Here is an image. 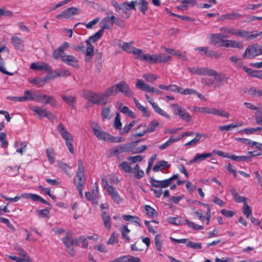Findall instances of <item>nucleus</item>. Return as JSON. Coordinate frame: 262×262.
Masks as SVG:
<instances>
[{
	"label": "nucleus",
	"instance_id": "nucleus-1",
	"mask_svg": "<svg viewBox=\"0 0 262 262\" xmlns=\"http://www.w3.org/2000/svg\"><path fill=\"white\" fill-rule=\"evenodd\" d=\"M179 174H174L168 179H164L163 180H158L154 179V177L150 178V183L151 187L155 188H151L150 191L154 192L155 196L156 198H160L161 195L163 194V189L167 188L169 186L173 180L178 179Z\"/></svg>",
	"mask_w": 262,
	"mask_h": 262
},
{
	"label": "nucleus",
	"instance_id": "nucleus-2",
	"mask_svg": "<svg viewBox=\"0 0 262 262\" xmlns=\"http://www.w3.org/2000/svg\"><path fill=\"white\" fill-rule=\"evenodd\" d=\"M121 93L128 98H133L134 93L126 81L121 80L106 89V93L110 96Z\"/></svg>",
	"mask_w": 262,
	"mask_h": 262
},
{
	"label": "nucleus",
	"instance_id": "nucleus-3",
	"mask_svg": "<svg viewBox=\"0 0 262 262\" xmlns=\"http://www.w3.org/2000/svg\"><path fill=\"white\" fill-rule=\"evenodd\" d=\"M220 30L227 34H232L237 37L246 39V40H252L258 36V31H247L244 30L237 29L234 27H223L220 28Z\"/></svg>",
	"mask_w": 262,
	"mask_h": 262
},
{
	"label": "nucleus",
	"instance_id": "nucleus-4",
	"mask_svg": "<svg viewBox=\"0 0 262 262\" xmlns=\"http://www.w3.org/2000/svg\"><path fill=\"white\" fill-rule=\"evenodd\" d=\"M92 128L94 135L99 140L108 141L111 143H120L123 141L121 138L114 137L102 130L101 126L97 123H93Z\"/></svg>",
	"mask_w": 262,
	"mask_h": 262
},
{
	"label": "nucleus",
	"instance_id": "nucleus-5",
	"mask_svg": "<svg viewBox=\"0 0 262 262\" xmlns=\"http://www.w3.org/2000/svg\"><path fill=\"white\" fill-rule=\"evenodd\" d=\"M83 97L89 101L98 105H104L106 103V98L110 97L106 93V90L102 94H97L90 90L83 92Z\"/></svg>",
	"mask_w": 262,
	"mask_h": 262
},
{
	"label": "nucleus",
	"instance_id": "nucleus-6",
	"mask_svg": "<svg viewBox=\"0 0 262 262\" xmlns=\"http://www.w3.org/2000/svg\"><path fill=\"white\" fill-rule=\"evenodd\" d=\"M57 130H58L61 138L64 139L66 145L68 147L70 153L73 154L74 148L72 136L67 131L62 123H59L57 126Z\"/></svg>",
	"mask_w": 262,
	"mask_h": 262
},
{
	"label": "nucleus",
	"instance_id": "nucleus-7",
	"mask_svg": "<svg viewBox=\"0 0 262 262\" xmlns=\"http://www.w3.org/2000/svg\"><path fill=\"white\" fill-rule=\"evenodd\" d=\"M259 55H262V46L254 43L247 47L242 57L245 59H253Z\"/></svg>",
	"mask_w": 262,
	"mask_h": 262
},
{
	"label": "nucleus",
	"instance_id": "nucleus-8",
	"mask_svg": "<svg viewBox=\"0 0 262 262\" xmlns=\"http://www.w3.org/2000/svg\"><path fill=\"white\" fill-rule=\"evenodd\" d=\"M172 109L173 115L178 116L179 118L187 123L192 121L191 115L188 114L185 108L179 105L177 103H173L170 105Z\"/></svg>",
	"mask_w": 262,
	"mask_h": 262
},
{
	"label": "nucleus",
	"instance_id": "nucleus-9",
	"mask_svg": "<svg viewBox=\"0 0 262 262\" xmlns=\"http://www.w3.org/2000/svg\"><path fill=\"white\" fill-rule=\"evenodd\" d=\"M84 168L83 163L82 159L78 160V167L76 171V175L74 179V182L76 187H83V184L85 182V179L84 177Z\"/></svg>",
	"mask_w": 262,
	"mask_h": 262
},
{
	"label": "nucleus",
	"instance_id": "nucleus-10",
	"mask_svg": "<svg viewBox=\"0 0 262 262\" xmlns=\"http://www.w3.org/2000/svg\"><path fill=\"white\" fill-rule=\"evenodd\" d=\"M159 125L160 124L158 121L156 120H154L151 122H150L147 126H146L145 124H141L138 126V129L143 128V130L142 132L137 133L135 136L138 137H142L146 133L154 132L156 130V128L159 126Z\"/></svg>",
	"mask_w": 262,
	"mask_h": 262
},
{
	"label": "nucleus",
	"instance_id": "nucleus-11",
	"mask_svg": "<svg viewBox=\"0 0 262 262\" xmlns=\"http://www.w3.org/2000/svg\"><path fill=\"white\" fill-rule=\"evenodd\" d=\"M34 101L38 103H44L45 104H50L51 106L56 107L57 106L56 101L53 97L47 95L46 94H39L36 93L35 94Z\"/></svg>",
	"mask_w": 262,
	"mask_h": 262
},
{
	"label": "nucleus",
	"instance_id": "nucleus-12",
	"mask_svg": "<svg viewBox=\"0 0 262 262\" xmlns=\"http://www.w3.org/2000/svg\"><path fill=\"white\" fill-rule=\"evenodd\" d=\"M80 10L76 7H70L63 11L60 14H57L56 16V19H69L74 15H78Z\"/></svg>",
	"mask_w": 262,
	"mask_h": 262
},
{
	"label": "nucleus",
	"instance_id": "nucleus-13",
	"mask_svg": "<svg viewBox=\"0 0 262 262\" xmlns=\"http://www.w3.org/2000/svg\"><path fill=\"white\" fill-rule=\"evenodd\" d=\"M115 16L112 15L111 16H106L102 19L100 23L101 29L102 32L105 30H110L113 25L114 24Z\"/></svg>",
	"mask_w": 262,
	"mask_h": 262
},
{
	"label": "nucleus",
	"instance_id": "nucleus-14",
	"mask_svg": "<svg viewBox=\"0 0 262 262\" xmlns=\"http://www.w3.org/2000/svg\"><path fill=\"white\" fill-rule=\"evenodd\" d=\"M61 61L73 67H78V59L72 55L64 54L60 57Z\"/></svg>",
	"mask_w": 262,
	"mask_h": 262
},
{
	"label": "nucleus",
	"instance_id": "nucleus-15",
	"mask_svg": "<svg viewBox=\"0 0 262 262\" xmlns=\"http://www.w3.org/2000/svg\"><path fill=\"white\" fill-rule=\"evenodd\" d=\"M106 190L107 191L109 195L111 196V199L113 200L115 203L119 204L122 202V199L120 198L118 191L113 186H108L106 187Z\"/></svg>",
	"mask_w": 262,
	"mask_h": 262
},
{
	"label": "nucleus",
	"instance_id": "nucleus-16",
	"mask_svg": "<svg viewBox=\"0 0 262 262\" xmlns=\"http://www.w3.org/2000/svg\"><path fill=\"white\" fill-rule=\"evenodd\" d=\"M31 69L36 71H42L47 72H51V67L47 62H32L30 66Z\"/></svg>",
	"mask_w": 262,
	"mask_h": 262
},
{
	"label": "nucleus",
	"instance_id": "nucleus-17",
	"mask_svg": "<svg viewBox=\"0 0 262 262\" xmlns=\"http://www.w3.org/2000/svg\"><path fill=\"white\" fill-rule=\"evenodd\" d=\"M141 259L131 255H124L116 258L111 262H141Z\"/></svg>",
	"mask_w": 262,
	"mask_h": 262
},
{
	"label": "nucleus",
	"instance_id": "nucleus-18",
	"mask_svg": "<svg viewBox=\"0 0 262 262\" xmlns=\"http://www.w3.org/2000/svg\"><path fill=\"white\" fill-rule=\"evenodd\" d=\"M70 44L69 42H64L61 46H59V48L54 50L53 54H52V57L55 59H60V57L64 55V51L69 48Z\"/></svg>",
	"mask_w": 262,
	"mask_h": 262
},
{
	"label": "nucleus",
	"instance_id": "nucleus-19",
	"mask_svg": "<svg viewBox=\"0 0 262 262\" xmlns=\"http://www.w3.org/2000/svg\"><path fill=\"white\" fill-rule=\"evenodd\" d=\"M212 155V153L196 154L194 158L190 160L189 164L199 163L202 161L211 157Z\"/></svg>",
	"mask_w": 262,
	"mask_h": 262
},
{
	"label": "nucleus",
	"instance_id": "nucleus-20",
	"mask_svg": "<svg viewBox=\"0 0 262 262\" xmlns=\"http://www.w3.org/2000/svg\"><path fill=\"white\" fill-rule=\"evenodd\" d=\"M221 47H231L233 48H237L242 49L243 48V43L241 42L236 41L234 40L225 39Z\"/></svg>",
	"mask_w": 262,
	"mask_h": 262
},
{
	"label": "nucleus",
	"instance_id": "nucleus-21",
	"mask_svg": "<svg viewBox=\"0 0 262 262\" xmlns=\"http://www.w3.org/2000/svg\"><path fill=\"white\" fill-rule=\"evenodd\" d=\"M31 109L41 118L47 117L48 118H50V117L52 116L51 113L48 112L46 110L42 109L41 107L32 106Z\"/></svg>",
	"mask_w": 262,
	"mask_h": 262
},
{
	"label": "nucleus",
	"instance_id": "nucleus-22",
	"mask_svg": "<svg viewBox=\"0 0 262 262\" xmlns=\"http://www.w3.org/2000/svg\"><path fill=\"white\" fill-rule=\"evenodd\" d=\"M226 35L222 33L211 34H210V42L214 45H216L221 42L222 44L225 40L224 38H227Z\"/></svg>",
	"mask_w": 262,
	"mask_h": 262
},
{
	"label": "nucleus",
	"instance_id": "nucleus-23",
	"mask_svg": "<svg viewBox=\"0 0 262 262\" xmlns=\"http://www.w3.org/2000/svg\"><path fill=\"white\" fill-rule=\"evenodd\" d=\"M136 88L148 93L153 91V86L149 85V84L145 83L141 79H137Z\"/></svg>",
	"mask_w": 262,
	"mask_h": 262
},
{
	"label": "nucleus",
	"instance_id": "nucleus-24",
	"mask_svg": "<svg viewBox=\"0 0 262 262\" xmlns=\"http://www.w3.org/2000/svg\"><path fill=\"white\" fill-rule=\"evenodd\" d=\"M196 75H205L209 76H215L217 75V72L213 69H210L207 68H198Z\"/></svg>",
	"mask_w": 262,
	"mask_h": 262
},
{
	"label": "nucleus",
	"instance_id": "nucleus-25",
	"mask_svg": "<svg viewBox=\"0 0 262 262\" xmlns=\"http://www.w3.org/2000/svg\"><path fill=\"white\" fill-rule=\"evenodd\" d=\"M170 167V165L168 163L164 160H161L156 163L154 168H152V171L154 172H159L165 169H167Z\"/></svg>",
	"mask_w": 262,
	"mask_h": 262
},
{
	"label": "nucleus",
	"instance_id": "nucleus-26",
	"mask_svg": "<svg viewBox=\"0 0 262 262\" xmlns=\"http://www.w3.org/2000/svg\"><path fill=\"white\" fill-rule=\"evenodd\" d=\"M101 217L105 228L110 231L111 229V218L108 212L104 211L101 214Z\"/></svg>",
	"mask_w": 262,
	"mask_h": 262
},
{
	"label": "nucleus",
	"instance_id": "nucleus-27",
	"mask_svg": "<svg viewBox=\"0 0 262 262\" xmlns=\"http://www.w3.org/2000/svg\"><path fill=\"white\" fill-rule=\"evenodd\" d=\"M85 42L87 47L85 55L88 57L85 58V61L89 62L92 60L94 55V47L91 42L88 41H85Z\"/></svg>",
	"mask_w": 262,
	"mask_h": 262
},
{
	"label": "nucleus",
	"instance_id": "nucleus-28",
	"mask_svg": "<svg viewBox=\"0 0 262 262\" xmlns=\"http://www.w3.org/2000/svg\"><path fill=\"white\" fill-rule=\"evenodd\" d=\"M242 15L238 13H228L226 14H222L219 17V19L223 20H234L241 18Z\"/></svg>",
	"mask_w": 262,
	"mask_h": 262
},
{
	"label": "nucleus",
	"instance_id": "nucleus-29",
	"mask_svg": "<svg viewBox=\"0 0 262 262\" xmlns=\"http://www.w3.org/2000/svg\"><path fill=\"white\" fill-rule=\"evenodd\" d=\"M135 3L140 11L143 15H145L146 12L148 10V2L146 0H136Z\"/></svg>",
	"mask_w": 262,
	"mask_h": 262
},
{
	"label": "nucleus",
	"instance_id": "nucleus-30",
	"mask_svg": "<svg viewBox=\"0 0 262 262\" xmlns=\"http://www.w3.org/2000/svg\"><path fill=\"white\" fill-rule=\"evenodd\" d=\"M151 107H152V108H154V111L157 114H158L159 115L164 117L166 119H170V116L168 114H167L165 111L161 108L158 103H152Z\"/></svg>",
	"mask_w": 262,
	"mask_h": 262
},
{
	"label": "nucleus",
	"instance_id": "nucleus-31",
	"mask_svg": "<svg viewBox=\"0 0 262 262\" xmlns=\"http://www.w3.org/2000/svg\"><path fill=\"white\" fill-rule=\"evenodd\" d=\"M154 241L157 251L161 252L164 241L163 236L160 234L156 235L155 236Z\"/></svg>",
	"mask_w": 262,
	"mask_h": 262
},
{
	"label": "nucleus",
	"instance_id": "nucleus-32",
	"mask_svg": "<svg viewBox=\"0 0 262 262\" xmlns=\"http://www.w3.org/2000/svg\"><path fill=\"white\" fill-rule=\"evenodd\" d=\"M133 43V41L131 42H123L122 44H119V47L120 48H122L123 50L125 52L129 54H132L133 51H135L137 48L132 46V44Z\"/></svg>",
	"mask_w": 262,
	"mask_h": 262
},
{
	"label": "nucleus",
	"instance_id": "nucleus-33",
	"mask_svg": "<svg viewBox=\"0 0 262 262\" xmlns=\"http://www.w3.org/2000/svg\"><path fill=\"white\" fill-rule=\"evenodd\" d=\"M209 114H213L214 115L221 116L226 118H228L229 114L226 111L223 110H219L214 107H210Z\"/></svg>",
	"mask_w": 262,
	"mask_h": 262
},
{
	"label": "nucleus",
	"instance_id": "nucleus-34",
	"mask_svg": "<svg viewBox=\"0 0 262 262\" xmlns=\"http://www.w3.org/2000/svg\"><path fill=\"white\" fill-rule=\"evenodd\" d=\"M133 101L135 103L136 106L141 111L143 116L146 117H150V113L147 111V108L145 106H142L141 103H139L137 99L136 98L133 97Z\"/></svg>",
	"mask_w": 262,
	"mask_h": 262
},
{
	"label": "nucleus",
	"instance_id": "nucleus-35",
	"mask_svg": "<svg viewBox=\"0 0 262 262\" xmlns=\"http://www.w3.org/2000/svg\"><path fill=\"white\" fill-rule=\"evenodd\" d=\"M61 98L63 99L64 102L71 107L75 108V104L76 103V98L71 95H61Z\"/></svg>",
	"mask_w": 262,
	"mask_h": 262
},
{
	"label": "nucleus",
	"instance_id": "nucleus-36",
	"mask_svg": "<svg viewBox=\"0 0 262 262\" xmlns=\"http://www.w3.org/2000/svg\"><path fill=\"white\" fill-rule=\"evenodd\" d=\"M123 219L125 221L135 223L138 226H141V223H140V219L137 216H133L132 215H123Z\"/></svg>",
	"mask_w": 262,
	"mask_h": 262
},
{
	"label": "nucleus",
	"instance_id": "nucleus-37",
	"mask_svg": "<svg viewBox=\"0 0 262 262\" xmlns=\"http://www.w3.org/2000/svg\"><path fill=\"white\" fill-rule=\"evenodd\" d=\"M104 32L102 31V30H99L96 33H95L92 36L89 37V38L86 40V41H88L89 42H96L98 41L102 36Z\"/></svg>",
	"mask_w": 262,
	"mask_h": 262
},
{
	"label": "nucleus",
	"instance_id": "nucleus-38",
	"mask_svg": "<svg viewBox=\"0 0 262 262\" xmlns=\"http://www.w3.org/2000/svg\"><path fill=\"white\" fill-rule=\"evenodd\" d=\"M157 55V63H166L171 60V57L169 55L159 54Z\"/></svg>",
	"mask_w": 262,
	"mask_h": 262
},
{
	"label": "nucleus",
	"instance_id": "nucleus-39",
	"mask_svg": "<svg viewBox=\"0 0 262 262\" xmlns=\"http://www.w3.org/2000/svg\"><path fill=\"white\" fill-rule=\"evenodd\" d=\"M157 54H145L144 56L143 57V61H146L147 63H149L150 64H154L157 63Z\"/></svg>",
	"mask_w": 262,
	"mask_h": 262
},
{
	"label": "nucleus",
	"instance_id": "nucleus-40",
	"mask_svg": "<svg viewBox=\"0 0 262 262\" xmlns=\"http://www.w3.org/2000/svg\"><path fill=\"white\" fill-rule=\"evenodd\" d=\"M159 87L161 90H164L166 91H170L173 92H178L179 90L181 89H179V86H177V85H169L168 86H166L163 84H160Z\"/></svg>",
	"mask_w": 262,
	"mask_h": 262
},
{
	"label": "nucleus",
	"instance_id": "nucleus-41",
	"mask_svg": "<svg viewBox=\"0 0 262 262\" xmlns=\"http://www.w3.org/2000/svg\"><path fill=\"white\" fill-rule=\"evenodd\" d=\"M178 141L177 138H174L173 136H171L167 140L165 143L159 146V149L160 150H164L165 148L169 147L174 142Z\"/></svg>",
	"mask_w": 262,
	"mask_h": 262
},
{
	"label": "nucleus",
	"instance_id": "nucleus-42",
	"mask_svg": "<svg viewBox=\"0 0 262 262\" xmlns=\"http://www.w3.org/2000/svg\"><path fill=\"white\" fill-rule=\"evenodd\" d=\"M0 72L3 74L12 76L14 75L13 73L10 72L6 69L5 61L2 56L0 55Z\"/></svg>",
	"mask_w": 262,
	"mask_h": 262
},
{
	"label": "nucleus",
	"instance_id": "nucleus-43",
	"mask_svg": "<svg viewBox=\"0 0 262 262\" xmlns=\"http://www.w3.org/2000/svg\"><path fill=\"white\" fill-rule=\"evenodd\" d=\"M11 41L16 49H19L23 46V40L19 37L15 36L11 37Z\"/></svg>",
	"mask_w": 262,
	"mask_h": 262
},
{
	"label": "nucleus",
	"instance_id": "nucleus-44",
	"mask_svg": "<svg viewBox=\"0 0 262 262\" xmlns=\"http://www.w3.org/2000/svg\"><path fill=\"white\" fill-rule=\"evenodd\" d=\"M136 2L135 1H132L129 3L124 2L122 4V7H119V9H122L123 8L127 11L133 9L136 10Z\"/></svg>",
	"mask_w": 262,
	"mask_h": 262
},
{
	"label": "nucleus",
	"instance_id": "nucleus-45",
	"mask_svg": "<svg viewBox=\"0 0 262 262\" xmlns=\"http://www.w3.org/2000/svg\"><path fill=\"white\" fill-rule=\"evenodd\" d=\"M184 222H185V223L187 224L188 227L195 230H201L204 229L203 226L198 225L192 222H190L188 219L185 220Z\"/></svg>",
	"mask_w": 262,
	"mask_h": 262
},
{
	"label": "nucleus",
	"instance_id": "nucleus-46",
	"mask_svg": "<svg viewBox=\"0 0 262 262\" xmlns=\"http://www.w3.org/2000/svg\"><path fill=\"white\" fill-rule=\"evenodd\" d=\"M120 232H121V234H122L123 238L129 242L130 238L128 234L130 232V230L128 229L127 226L124 225L123 227H121L120 229Z\"/></svg>",
	"mask_w": 262,
	"mask_h": 262
},
{
	"label": "nucleus",
	"instance_id": "nucleus-47",
	"mask_svg": "<svg viewBox=\"0 0 262 262\" xmlns=\"http://www.w3.org/2000/svg\"><path fill=\"white\" fill-rule=\"evenodd\" d=\"M35 95V92H32L29 90L25 91L24 92V95L23 96L24 101H34Z\"/></svg>",
	"mask_w": 262,
	"mask_h": 262
},
{
	"label": "nucleus",
	"instance_id": "nucleus-48",
	"mask_svg": "<svg viewBox=\"0 0 262 262\" xmlns=\"http://www.w3.org/2000/svg\"><path fill=\"white\" fill-rule=\"evenodd\" d=\"M50 211L49 209L45 208L37 211V215L39 218H49Z\"/></svg>",
	"mask_w": 262,
	"mask_h": 262
},
{
	"label": "nucleus",
	"instance_id": "nucleus-49",
	"mask_svg": "<svg viewBox=\"0 0 262 262\" xmlns=\"http://www.w3.org/2000/svg\"><path fill=\"white\" fill-rule=\"evenodd\" d=\"M101 117L102 121H104L105 119H110V108L109 106H106L103 108L101 112Z\"/></svg>",
	"mask_w": 262,
	"mask_h": 262
},
{
	"label": "nucleus",
	"instance_id": "nucleus-50",
	"mask_svg": "<svg viewBox=\"0 0 262 262\" xmlns=\"http://www.w3.org/2000/svg\"><path fill=\"white\" fill-rule=\"evenodd\" d=\"M48 161L51 163H54L55 161L54 151L52 148H48L46 150Z\"/></svg>",
	"mask_w": 262,
	"mask_h": 262
},
{
	"label": "nucleus",
	"instance_id": "nucleus-51",
	"mask_svg": "<svg viewBox=\"0 0 262 262\" xmlns=\"http://www.w3.org/2000/svg\"><path fill=\"white\" fill-rule=\"evenodd\" d=\"M8 257L10 259L14 260L16 262H32V260L30 258H27L23 256L17 257L13 255H8Z\"/></svg>",
	"mask_w": 262,
	"mask_h": 262
},
{
	"label": "nucleus",
	"instance_id": "nucleus-52",
	"mask_svg": "<svg viewBox=\"0 0 262 262\" xmlns=\"http://www.w3.org/2000/svg\"><path fill=\"white\" fill-rule=\"evenodd\" d=\"M145 210L146 212L147 215L151 217H154L156 216L157 214L156 211H155V209L152 208L149 205H146L144 206Z\"/></svg>",
	"mask_w": 262,
	"mask_h": 262
},
{
	"label": "nucleus",
	"instance_id": "nucleus-53",
	"mask_svg": "<svg viewBox=\"0 0 262 262\" xmlns=\"http://www.w3.org/2000/svg\"><path fill=\"white\" fill-rule=\"evenodd\" d=\"M230 159L234 160L235 161H250V156H237L236 155H231L230 156Z\"/></svg>",
	"mask_w": 262,
	"mask_h": 262
},
{
	"label": "nucleus",
	"instance_id": "nucleus-54",
	"mask_svg": "<svg viewBox=\"0 0 262 262\" xmlns=\"http://www.w3.org/2000/svg\"><path fill=\"white\" fill-rule=\"evenodd\" d=\"M118 235L119 234L115 232H113L112 233L110 238L108 239L107 243L109 245H113L116 243H118Z\"/></svg>",
	"mask_w": 262,
	"mask_h": 262
},
{
	"label": "nucleus",
	"instance_id": "nucleus-55",
	"mask_svg": "<svg viewBox=\"0 0 262 262\" xmlns=\"http://www.w3.org/2000/svg\"><path fill=\"white\" fill-rule=\"evenodd\" d=\"M179 89L181 90H179L178 93L182 95H194V94H196V91L194 89L188 88L186 89H183L181 86H179Z\"/></svg>",
	"mask_w": 262,
	"mask_h": 262
},
{
	"label": "nucleus",
	"instance_id": "nucleus-56",
	"mask_svg": "<svg viewBox=\"0 0 262 262\" xmlns=\"http://www.w3.org/2000/svg\"><path fill=\"white\" fill-rule=\"evenodd\" d=\"M243 213L246 216L247 218L250 217L252 214L251 208L247 203H244V207L242 209Z\"/></svg>",
	"mask_w": 262,
	"mask_h": 262
},
{
	"label": "nucleus",
	"instance_id": "nucleus-57",
	"mask_svg": "<svg viewBox=\"0 0 262 262\" xmlns=\"http://www.w3.org/2000/svg\"><path fill=\"white\" fill-rule=\"evenodd\" d=\"M119 167L125 172L130 173L132 172V167L130 166V163L127 162H123L120 163Z\"/></svg>",
	"mask_w": 262,
	"mask_h": 262
},
{
	"label": "nucleus",
	"instance_id": "nucleus-58",
	"mask_svg": "<svg viewBox=\"0 0 262 262\" xmlns=\"http://www.w3.org/2000/svg\"><path fill=\"white\" fill-rule=\"evenodd\" d=\"M142 77L144 79L149 82H153L158 77L155 74H150L149 73L144 74L142 75Z\"/></svg>",
	"mask_w": 262,
	"mask_h": 262
},
{
	"label": "nucleus",
	"instance_id": "nucleus-59",
	"mask_svg": "<svg viewBox=\"0 0 262 262\" xmlns=\"http://www.w3.org/2000/svg\"><path fill=\"white\" fill-rule=\"evenodd\" d=\"M205 55L210 58L215 59H220L222 57L221 54H220L214 50H210L209 49Z\"/></svg>",
	"mask_w": 262,
	"mask_h": 262
},
{
	"label": "nucleus",
	"instance_id": "nucleus-60",
	"mask_svg": "<svg viewBox=\"0 0 262 262\" xmlns=\"http://www.w3.org/2000/svg\"><path fill=\"white\" fill-rule=\"evenodd\" d=\"M23 198H25L28 199L32 200L34 201H38L40 199L41 196L38 194H32V193H25L21 194Z\"/></svg>",
	"mask_w": 262,
	"mask_h": 262
},
{
	"label": "nucleus",
	"instance_id": "nucleus-61",
	"mask_svg": "<svg viewBox=\"0 0 262 262\" xmlns=\"http://www.w3.org/2000/svg\"><path fill=\"white\" fill-rule=\"evenodd\" d=\"M136 121L133 120L128 124L125 125L123 128L122 130L120 131L121 135H124L127 133L128 131L130 130V128H132V127H133L134 125L136 124Z\"/></svg>",
	"mask_w": 262,
	"mask_h": 262
},
{
	"label": "nucleus",
	"instance_id": "nucleus-62",
	"mask_svg": "<svg viewBox=\"0 0 262 262\" xmlns=\"http://www.w3.org/2000/svg\"><path fill=\"white\" fill-rule=\"evenodd\" d=\"M187 247H191L194 249H200L202 248V245L201 243H194L190 241L189 239L187 238V243H185Z\"/></svg>",
	"mask_w": 262,
	"mask_h": 262
},
{
	"label": "nucleus",
	"instance_id": "nucleus-63",
	"mask_svg": "<svg viewBox=\"0 0 262 262\" xmlns=\"http://www.w3.org/2000/svg\"><path fill=\"white\" fill-rule=\"evenodd\" d=\"M122 126V123L120 121V115L119 113L116 114L115 121L114 123V127L116 129H120L121 127Z\"/></svg>",
	"mask_w": 262,
	"mask_h": 262
},
{
	"label": "nucleus",
	"instance_id": "nucleus-64",
	"mask_svg": "<svg viewBox=\"0 0 262 262\" xmlns=\"http://www.w3.org/2000/svg\"><path fill=\"white\" fill-rule=\"evenodd\" d=\"M132 54L136 55V58L142 61L143 57L145 56V54H143V51L140 49H136L135 51H133L132 53Z\"/></svg>",
	"mask_w": 262,
	"mask_h": 262
}]
</instances>
